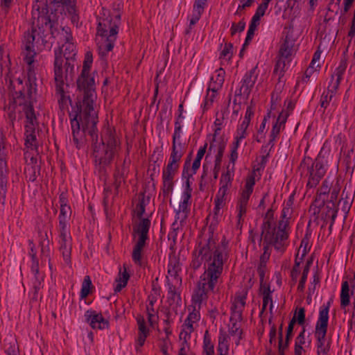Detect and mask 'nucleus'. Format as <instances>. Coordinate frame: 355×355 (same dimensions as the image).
<instances>
[{"label":"nucleus","mask_w":355,"mask_h":355,"mask_svg":"<svg viewBox=\"0 0 355 355\" xmlns=\"http://www.w3.org/2000/svg\"><path fill=\"white\" fill-rule=\"evenodd\" d=\"M326 164L327 161L323 157L321 156L317 157L310 171V178L307 184L309 186L312 187L318 183L320 179L326 173Z\"/></svg>","instance_id":"nucleus-13"},{"label":"nucleus","mask_w":355,"mask_h":355,"mask_svg":"<svg viewBox=\"0 0 355 355\" xmlns=\"http://www.w3.org/2000/svg\"><path fill=\"white\" fill-rule=\"evenodd\" d=\"M227 257L225 246L216 247L213 241L200 243L193 252L191 267L198 269L204 262L205 272L200 276L192 302L198 309L207 299L209 291H213L223 270V264Z\"/></svg>","instance_id":"nucleus-3"},{"label":"nucleus","mask_w":355,"mask_h":355,"mask_svg":"<svg viewBox=\"0 0 355 355\" xmlns=\"http://www.w3.org/2000/svg\"><path fill=\"white\" fill-rule=\"evenodd\" d=\"M292 319H295V323L297 322L299 324H303L305 320L304 309L300 308L297 311H295L294 316Z\"/></svg>","instance_id":"nucleus-52"},{"label":"nucleus","mask_w":355,"mask_h":355,"mask_svg":"<svg viewBox=\"0 0 355 355\" xmlns=\"http://www.w3.org/2000/svg\"><path fill=\"white\" fill-rule=\"evenodd\" d=\"M189 350L190 347L189 343H180L178 355H188Z\"/></svg>","instance_id":"nucleus-61"},{"label":"nucleus","mask_w":355,"mask_h":355,"mask_svg":"<svg viewBox=\"0 0 355 355\" xmlns=\"http://www.w3.org/2000/svg\"><path fill=\"white\" fill-rule=\"evenodd\" d=\"M199 309H198V307H196V306L193 305L192 311L189 313L184 324H191V326L195 327V324L198 322L200 318Z\"/></svg>","instance_id":"nucleus-40"},{"label":"nucleus","mask_w":355,"mask_h":355,"mask_svg":"<svg viewBox=\"0 0 355 355\" xmlns=\"http://www.w3.org/2000/svg\"><path fill=\"white\" fill-rule=\"evenodd\" d=\"M191 196H190L189 193L182 194L181 201L180 202L178 209L175 211V223L179 222L182 224L188 217V214L190 211L189 206L191 204Z\"/></svg>","instance_id":"nucleus-17"},{"label":"nucleus","mask_w":355,"mask_h":355,"mask_svg":"<svg viewBox=\"0 0 355 355\" xmlns=\"http://www.w3.org/2000/svg\"><path fill=\"white\" fill-rule=\"evenodd\" d=\"M255 184V171L250 173L246 178L245 185L241 192L237 205L248 207V200L253 191Z\"/></svg>","instance_id":"nucleus-15"},{"label":"nucleus","mask_w":355,"mask_h":355,"mask_svg":"<svg viewBox=\"0 0 355 355\" xmlns=\"http://www.w3.org/2000/svg\"><path fill=\"white\" fill-rule=\"evenodd\" d=\"M309 271V265H306V267L304 268L302 276L301 277V279L300 281L299 285L297 286V289L300 291H302L305 286V283L307 279V275Z\"/></svg>","instance_id":"nucleus-54"},{"label":"nucleus","mask_w":355,"mask_h":355,"mask_svg":"<svg viewBox=\"0 0 355 355\" xmlns=\"http://www.w3.org/2000/svg\"><path fill=\"white\" fill-rule=\"evenodd\" d=\"M290 212L289 207H284L282 210V219L279 222L278 227L270 221L263 223L262 227V236L264 241L273 243L277 250L282 251L286 245L288 236L287 227L288 226V218L287 215Z\"/></svg>","instance_id":"nucleus-6"},{"label":"nucleus","mask_w":355,"mask_h":355,"mask_svg":"<svg viewBox=\"0 0 355 355\" xmlns=\"http://www.w3.org/2000/svg\"><path fill=\"white\" fill-rule=\"evenodd\" d=\"M219 89H214V88H211L210 87H208L207 95L205 98L203 107L204 110H208L211 105L213 104L215 98L217 96V92Z\"/></svg>","instance_id":"nucleus-39"},{"label":"nucleus","mask_w":355,"mask_h":355,"mask_svg":"<svg viewBox=\"0 0 355 355\" xmlns=\"http://www.w3.org/2000/svg\"><path fill=\"white\" fill-rule=\"evenodd\" d=\"M279 355H284V351L287 349L289 342L283 340L282 338V324L279 327Z\"/></svg>","instance_id":"nucleus-47"},{"label":"nucleus","mask_w":355,"mask_h":355,"mask_svg":"<svg viewBox=\"0 0 355 355\" xmlns=\"http://www.w3.org/2000/svg\"><path fill=\"white\" fill-rule=\"evenodd\" d=\"M121 24L120 5L112 11L102 8L98 17L96 42L101 58L107 56L114 47Z\"/></svg>","instance_id":"nucleus-4"},{"label":"nucleus","mask_w":355,"mask_h":355,"mask_svg":"<svg viewBox=\"0 0 355 355\" xmlns=\"http://www.w3.org/2000/svg\"><path fill=\"white\" fill-rule=\"evenodd\" d=\"M182 125H183L182 124L181 120L175 122V130H174V133L173 135V142H175V143L180 142V140L182 133Z\"/></svg>","instance_id":"nucleus-46"},{"label":"nucleus","mask_w":355,"mask_h":355,"mask_svg":"<svg viewBox=\"0 0 355 355\" xmlns=\"http://www.w3.org/2000/svg\"><path fill=\"white\" fill-rule=\"evenodd\" d=\"M91 285H92V282L90 280L89 277L86 276L83 282L82 288H81V291H80L81 298H85L89 295Z\"/></svg>","instance_id":"nucleus-45"},{"label":"nucleus","mask_w":355,"mask_h":355,"mask_svg":"<svg viewBox=\"0 0 355 355\" xmlns=\"http://www.w3.org/2000/svg\"><path fill=\"white\" fill-rule=\"evenodd\" d=\"M137 322L138 325V335L135 340V347L139 350L146 341V338L149 335V329L146 326V323L144 316L138 315L137 317Z\"/></svg>","instance_id":"nucleus-20"},{"label":"nucleus","mask_w":355,"mask_h":355,"mask_svg":"<svg viewBox=\"0 0 355 355\" xmlns=\"http://www.w3.org/2000/svg\"><path fill=\"white\" fill-rule=\"evenodd\" d=\"M350 294L349 287L347 282H344L342 284L340 292V306L341 308H345L349 304Z\"/></svg>","instance_id":"nucleus-35"},{"label":"nucleus","mask_w":355,"mask_h":355,"mask_svg":"<svg viewBox=\"0 0 355 355\" xmlns=\"http://www.w3.org/2000/svg\"><path fill=\"white\" fill-rule=\"evenodd\" d=\"M327 208V216L334 218L337 213V206L336 202L329 200L326 206Z\"/></svg>","instance_id":"nucleus-51"},{"label":"nucleus","mask_w":355,"mask_h":355,"mask_svg":"<svg viewBox=\"0 0 355 355\" xmlns=\"http://www.w3.org/2000/svg\"><path fill=\"white\" fill-rule=\"evenodd\" d=\"M55 14L51 17L47 15L46 1L34 0L32 10V25L31 32L25 33L23 40V54L24 60L27 64L28 80L29 82L28 96L32 98L33 93L36 92V77L35 73L34 65L35 56L36 55L35 46L40 42H44V37L49 33L53 37H56L55 26L58 25V18L57 16L59 12L60 17L62 16V12L66 8L68 12L71 15L73 22L78 21V16L76 14V9L73 5V0L67 5H55L52 6Z\"/></svg>","instance_id":"nucleus-1"},{"label":"nucleus","mask_w":355,"mask_h":355,"mask_svg":"<svg viewBox=\"0 0 355 355\" xmlns=\"http://www.w3.org/2000/svg\"><path fill=\"white\" fill-rule=\"evenodd\" d=\"M230 336L223 330L220 329L217 351L219 355H228Z\"/></svg>","instance_id":"nucleus-24"},{"label":"nucleus","mask_w":355,"mask_h":355,"mask_svg":"<svg viewBox=\"0 0 355 355\" xmlns=\"http://www.w3.org/2000/svg\"><path fill=\"white\" fill-rule=\"evenodd\" d=\"M238 322L239 321H231L232 327L229 329V334H227L230 338L232 337L236 345H239L242 334V330Z\"/></svg>","instance_id":"nucleus-32"},{"label":"nucleus","mask_w":355,"mask_h":355,"mask_svg":"<svg viewBox=\"0 0 355 355\" xmlns=\"http://www.w3.org/2000/svg\"><path fill=\"white\" fill-rule=\"evenodd\" d=\"M195 327L191 324L182 325V329L180 333V342L182 343H188V341L191 338V334L193 331Z\"/></svg>","instance_id":"nucleus-37"},{"label":"nucleus","mask_w":355,"mask_h":355,"mask_svg":"<svg viewBox=\"0 0 355 355\" xmlns=\"http://www.w3.org/2000/svg\"><path fill=\"white\" fill-rule=\"evenodd\" d=\"M176 173L166 169L163 170L162 179L164 191L169 192L173 189V180Z\"/></svg>","instance_id":"nucleus-34"},{"label":"nucleus","mask_w":355,"mask_h":355,"mask_svg":"<svg viewBox=\"0 0 355 355\" xmlns=\"http://www.w3.org/2000/svg\"><path fill=\"white\" fill-rule=\"evenodd\" d=\"M227 194L218 191L214 198V207L213 209V218L217 222L221 217L223 209L227 201Z\"/></svg>","instance_id":"nucleus-21"},{"label":"nucleus","mask_w":355,"mask_h":355,"mask_svg":"<svg viewBox=\"0 0 355 355\" xmlns=\"http://www.w3.org/2000/svg\"><path fill=\"white\" fill-rule=\"evenodd\" d=\"M203 355H215L214 345L206 337L204 339Z\"/></svg>","instance_id":"nucleus-48"},{"label":"nucleus","mask_w":355,"mask_h":355,"mask_svg":"<svg viewBox=\"0 0 355 355\" xmlns=\"http://www.w3.org/2000/svg\"><path fill=\"white\" fill-rule=\"evenodd\" d=\"M288 116V112H282L273 124L269 139V144H271V148L274 146L275 141L281 130L284 129Z\"/></svg>","instance_id":"nucleus-19"},{"label":"nucleus","mask_w":355,"mask_h":355,"mask_svg":"<svg viewBox=\"0 0 355 355\" xmlns=\"http://www.w3.org/2000/svg\"><path fill=\"white\" fill-rule=\"evenodd\" d=\"M33 259V264L31 266V272L34 275L35 282L34 288L39 289L41 287L43 281V275L39 272L38 261L36 260L35 254L33 252V248L31 247V252L30 253Z\"/></svg>","instance_id":"nucleus-25"},{"label":"nucleus","mask_w":355,"mask_h":355,"mask_svg":"<svg viewBox=\"0 0 355 355\" xmlns=\"http://www.w3.org/2000/svg\"><path fill=\"white\" fill-rule=\"evenodd\" d=\"M60 250L66 263L70 262L71 252V237L69 227L59 228Z\"/></svg>","instance_id":"nucleus-12"},{"label":"nucleus","mask_w":355,"mask_h":355,"mask_svg":"<svg viewBox=\"0 0 355 355\" xmlns=\"http://www.w3.org/2000/svg\"><path fill=\"white\" fill-rule=\"evenodd\" d=\"M225 71L220 68L215 71V75L211 78V81L208 87L214 88V89H220L224 83L225 80Z\"/></svg>","instance_id":"nucleus-26"},{"label":"nucleus","mask_w":355,"mask_h":355,"mask_svg":"<svg viewBox=\"0 0 355 355\" xmlns=\"http://www.w3.org/2000/svg\"><path fill=\"white\" fill-rule=\"evenodd\" d=\"M346 69V63L343 62L340 64L336 69L334 73L331 76V83L333 87V90L334 89H338L340 82L342 79V76Z\"/></svg>","instance_id":"nucleus-28"},{"label":"nucleus","mask_w":355,"mask_h":355,"mask_svg":"<svg viewBox=\"0 0 355 355\" xmlns=\"http://www.w3.org/2000/svg\"><path fill=\"white\" fill-rule=\"evenodd\" d=\"M260 291L263 295V303H264L265 305L270 306L269 309L270 313H272L273 304L271 294L272 291L270 290V286L268 284H262L260 287Z\"/></svg>","instance_id":"nucleus-31"},{"label":"nucleus","mask_w":355,"mask_h":355,"mask_svg":"<svg viewBox=\"0 0 355 355\" xmlns=\"http://www.w3.org/2000/svg\"><path fill=\"white\" fill-rule=\"evenodd\" d=\"M245 27V22L240 21L238 24H233L231 28L232 34L234 35L236 33L242 32Z\"/></svg>","instance_id":"nucleus-55"},{"label":"nucleus","mask_w":355,"mask_h":355,"mask_svg":"<svg viewBox=\"0 0 355 355\" xmlns=\"http://www.w3.org/2000/svg\"><path fill=\"white\" fill-rule=\"evenodd\" d=\"M337 89H334L333 90V87L331 85H329L328 90L324 92L321 96L320 98V105L322 107L326 108L329 105V103L331 101Z\"/></svg>","instance_id":"nucleus-38"},{"label":"nucleus","mask_w":355,"mask_h":355,"mask_svg":"<svg viewBox=\"0 0 355 355\" xmlns=\"http://www.w3.org/2000/svg\"><path fill=\"white\" fill-rule=\"evenodd\" d=\"M245 304V296L239 295L235 297L231 307L232 315L230 321H240L242 318V312Z\"/></svg>","instance_id":"nucleus-23"},{"label":"nucleus","mask_w":355,"mask_h":355,"mask_svg":"<svg viewBox=\"0 0 355 355\" xmlns=\"http://www.w3.org/2000/svg\"><path fill=\"white\" fill-rule=\"evenodd\" d=\"M24 112L26 116L25 121V144L27 148L37 149V134H38V122L36 114L33 110V105L31 102L24 105Z\"/></svg>","instance_id":"nucleus-9"},{"label":"nucleus","mask_w":355,"mask_h":355,"mask_svg":"<svg viewBox=\"0 0 355 355\" xmlns=\"http://www.w3.org/2000/svg\"><path fill=\"white\" fill-rule=\"evenodd\" d=\"M219 130L218 128L215 131L205 157L207 159L209 157H214L215 168L218 169L220 166L222 157L227 143V140L223 136L219 135Z\"/></svg>","instance_id":"nucleus-11"},{"label":"nucleus","mask_w":355,"mask_h":355,"mask_svg":"<svg viewBox=\"0 0 355 355\" xmlns=\"http://www.w3.org/2000/svg\"><path fill=\"white\" fill-rule=\"evenodd\" d=\"M184 154V146L181 142H173L172 152L169 159L179 162Z\"/></svg>","instance_id":"nucleus-36"},{"label":"nucleus","mask_w":355,"mask_h":355,"mask_svg":"<svg viewBox=\"0 0 355 355\" xmlns=\"http://www.w3.org/2000/svg\"><path fill=\"white\" fill-rule=\"evenodd\" d=\"M71 215V209L67 205H61L60 212L59 215V228L68 227V221Z\"/></svg>","instance_id":"nucleus-29"},{"label":"nucleus","mask_w":355,"mask_h":355,"mask_svg":"<svg viewBox=\"0 0 355 355\" xmlns=\"http://www.w3.org/2000/svg\"><path fill=\"white\" fill-rule=\"evenodd\" d=\"M93 62L92 55L87 52L83 69L76 83L78 90L77 102L78 112L71 119L73 140L78 148L83 143L85 132L87 131L92 139L97 141V112L94 109L96 98L94 75L90 68Z\"/></svg>","instance_id":"nucleus-2"},{"label":"nucleus","mask_w":355,"mask_h":355,"mask_svg":"<svg viewBox=\"0 0 355 355\" xmlns=\"http://www.w3.org/2000/svg\"><path fill=\"white\" fill-rule=\"evenodd\" d=\"M179 167V162L169 159L167 166L165 169L177 173Z\"/></svg>","instance_id":"nucleus-62"},{"label":"nucleus","mask_w":355,"mask_h":355,"mask_svg":"<svg viewBox=\"0 0 355 355\" xmlns=\"http://www.w3.org/2000/svg\"><path fill=\"white\" fill-rule=\"evenodd\" d=\"M249 124H250L249 122H247L245 121H242V122L240 123V125H239V128L237 129V131H236V135H239V139L245 138V137L247 135L246 130H247V128H248Z\"/></svg>","instance_id":"nucleus-49"},{"label":"nucleus","mask_w":355,"mask_h":355,"mask_svg":"<svg viewBox=\"0 0 355 355\" xmlns=\"http://www.w3.org/2000/svg\"><path fill=\"white\" fill-rule=\"evenodd\" d=\"M257 67H253L244 75L240 87V93L248 96L258 77Z\"/></svg>","instance_id":"nucleus-16"},{"label":"nucleus","mask_w":355,"mask_h":355,"mask_svg":"<svg viewBox=\"0 0 355 355\" xmlns=\"http://www.w3.org/2000/svg\"><path fill=\"white\" fill-rule=\"evenodd\" d=\"M206 1L207 0H196L193 10L202 13Z\"/></svg>","instance_id":"nucleus-57"},{"label":"nucleus","mask_w":355,"mask_h":355,"mask_svg":"<svg viewBox=\"0 0 355 355\" xmlns=\"http://www.w3.org/2000/svg\"><path fill=\"white\" fill-rule=\"evenodd\" d=\"M181 271V265L179 259L175 257H171L168 264V276L166 277L168 282H172V284H179L182 279L179 275Z\"/></svg>","instance_id":"nucleus-18"},{"label":"nucleus","mask_w":355,"mask_h":355,"mask_svg":"<svg viewBox=\"0 0 355 355\" xmlns=\"http://www.w3.org/2000/svg\"><path fill=\"white\" fill-rule=\"evenodd\" d=\"M256 29H257L256 28L249 26V28H248V31L247 33V36L245 38V41L243 44V47H245L249 44V42L252 40V39L254 35V32H255Z\"/></svg>","instance_id":"nucleus-58"},{"label":"nucleus","mask_w":355,"mask_h":355,"mask_svg":"<svg viewBox=\"0 0 355 355\" xmlns=\"http://www.w3.org/2000/svg\"><path fill=\"white\" fill-rule=\"evenodd\" d=\"M311 341L306 340L305 338V328L304 327L302 331L296 337L295 340V346L299 347H310Z\"/></svg>","instance_id":"nucleus-43"},{"label":"nucleus","mask_w":355,"mask_h":355,"mask_svg":"<svg viewBox=\"0 0 355 355\" xmlns=\"http://www.w3.org/2000/svg\"><path fill=\"white\" fill-rule=\"evenodd\" d=\"M314 71L311 69V68H307L305 71L304 76L302 78L300 81H298L296 85L297 87H300L301 85L304 87V85L309 81L310 78L314 74Z\"/></svg>","instance_id":"nucleus-50"},{"label":"nucleus","mask_w":355,"mask_h":355,"mask_svg":"<svg viewBox=\"0 0 355 355\" xmlns=\"http://www.w3.org/2000/svg\"><path fill=\"white\" fill-rule=\"evenodd\" d=\"M85 321L90 327L95 329H105L109 327V322L105 319L101 313H98L93 310H88L84 315Z\"/></svg>","instance_id":"nucleus-14"},{"label":"nucleus","mask_w":355,"mask_h":355,"mask_svg":"<svg viewBox=\"0 0 355 355\" xmlns=\"http://www.w3.org/2000/svg\"><path fill=\"white\" fill-rule=\"evenodd\" d=\"M329 307L330 302H328L327 304H323L320 309L319 315L315 329L317 348L330 346V343L326 339Z\"/></svg>","instance_id":"nucleus-10"},{"label":"nucleus","mask_w":355,"mask_h":355,"mask_svg":"<svg viewBox=\"0 0 355 355\" xmlns=\"http://www.w3.org/2000/svg\"><path fill=\"white\" fill-rule=\"evenodd\" d=\"M353 305H354L353 312L352 314V318L349 321V331L355 333V299L353 302Z\"/></svg>","instance_id":"nucleus-63"},{"label":"nucleus","mask_w":355,"mask_h":355,"mask_svg":"<svg viewBox=\"0 0 355 355\" xmlns=\"http://www.w3.org/2000/svg\"><path fill=\"white\" fill-rule=\"evenodd\" d=\"M247 207L236 205V228L241 229L243 221V216L245 215Z\"/></svg>","instance_id":"nucleus-44"},{"label":"nucleus","mask_w":355,"mask_h":355,"mask_svg":"<svg viewBox=\"0 0 355 355\" xmlns=\"http://www.w3.org/2000/svg\"><path fill=\"white\" fill-rule=\"evenodd\" d=\"M150 226L149 219H142L133 226V237L135 244L133 247L132 258L133 261L139 266L142 263L143 250L148 239V231Z\"/></svg>","instance_id":"nucleus-8"},{"label":"nucleus","mask_w":355,"mask_h":355,"mask_svg":"<svg viewBox=\"0 0 355 355\" xmlns=\"http://www.w3.org/2000/svg\"><path fill=\"white\" fill-rule=\"evenodd\" d=\"M234 175V168L231 164L227 166L226 171L222 174L220 180V188L218 191L228 193Z\"/></svg>","instance_id":"nucleus-22"},{"label":"nucleus","mask_w":355,"mask_h":355,"mask_svg":"<svg viewBox=\"0 0 355 355\" xmlns=\"http://www.w3.org/2000/svg\"><path fill=\"white\" fill-rule=\"evenodd\" d=\"M240 4L239 5L237 12L245 9L246 8L250 7L255 0H239Z\"/></svg>","instance_id":"nucleus-59"},{"label":"nucleus","mask_w":355,"mask_h":355,"mask_svg":"<svg viewBox=\"0 0 355 355\" xmlns=\"http://www.w3.org/2000/svg\"><path fill=\"white\" fill-rule=\"evenodd\" d=\"M201 162L198 159H194L191 167L190 168V159H187L183 169L182 175L184 176L186 174L189 178H191L195 175L200 166Z\"/></svg>","instance_id":"nucleus-33"},{"label":"nucleus","mask_w":355,"mask_h":355,"mask_svg":"<svg viewBox=\"0 0 355 355\" xmlns=\"http://www.w3.org/2000/svg\"><path fill=\"white\" fill-rule=\"evenodd\" d=\"M233 55V46L232 44H225L220 55V58L228 62Z\"/></svg>","instance_id":"nucleus-42"},{"label":"nucleus","mask_w":355,"mask_h":355,"mask_svg":"<svg viewBox=\"0 0 355 355\" xmlns=\"http://www.w3.org/2000/svg\"><path fill=\"white\" fill-rule=\"evenodd\" d=\"M123 271L120 270L118 277L116 279V284L114 286V291L119 292L123 288H124L128 283L130 275L127 272L126 268L123 266Z\"/></svg>","instance_id":"nucleus-30"},{"label":"nucleus","mask_w":355,"mask_h":355,"mask_svg":"<svg viewBox=\"0 0 355 355\" xmlns=\"http://www.w3.org/2000/svg\"><path fill=\"white\" fill-rule=\"evenodd\" d=\"M261 241H263V252L260 257L259 265H261V266H266V264L270 256V252H269V250H268L269 246H270V245L274 246V244L265 241L262 235H261Z\"/></svg>","instance_id":"nucleus-41"},{"label":"nucleus","mask_w":355,"mask_h":355,"mask_svg":"<svg viewBox=\"0 0 355 355\" xmlns=\"http://www.w3.org/2000/svg\"><path fill=\"white\" fill-rule=\"evenodd\" d=\"M330 191V184L327 180H324L322 182V186L318 190L319 196L321 197L322 196H325Z\"/></svg>","instance_id":"nucleus-56"},{"label":"nucleus","mask_w":355,"mask_h":355,"mask_svg":"<svg viewBox=\"0 0 355 355\" xmlns=\"http://www.w3.org/2000/svg\"><path fill=\"white\" fill-rule=\"evenodd\" d=\"M202 13H200L199 12H196L193 10L191 19H190V23H189V28H191L192 26L196 24L197 21L199 20Z\"/></svg>","instance_id":"nucleus-64"},{"label":"nucleus","mask_w":355,"mask_h":355,"mask_svg":"<svg viewBox=\"0 0 355 355\" xmlns=\"http://www.w3.org/2000/svg\"><path fill=\"white\" fill-rule=\"evenodd\" d=\"M66 34V42L55 50V61H54V76L55 83L56 95L58 98V101L64 102L67 96L65 95V83H64V73L62 69V65L64 62V58L68 61L73 59L76 54V46L74 44L69 41L70 35H68V28H62V35Z\"/></svg>","instance_id":"nucleus-5"},{"label":"nucleus","mask_w":355,"mask_h":355,"mask_svg":"<svg viewBox=\"0 0 355 355\" xmlns=\"http://www.w3.org/2000/svg\"><path fill=\"white\" fill-rule=\"evenodd\" d=\"M294 44L295 41L287 35L279 50L281 57L288 58L294 52Z\"/></svg>","instance_id":"nucleus-27"},{"label":"nucleus","mask_w":355,"mask_h":355,"mask_svg":"<svg viewBox=\"0 0 355 355\" xmlns=\"http://www.w3.org/2000/svg\"><path fill=\"white\" fill-rule=\"evenodd\" d=\"M288 58L281 57L277 62L275 71H280V75L286 69V64L288 63Z\"/></svg>","instance_id":"nucleus-53"},{"label":"nucleus","mask_w":355,"mask_h":355,"mask_svg":"<svg viewBox=\"0 0 355 355\" xmlns=\"http://www.w3.org/2000/svg\"><path fill=\"white\" fill-rule=\"evenodd\" d=\"M119 149V141L115 131L107 128L105 130L101 144H95L94 156L96 164L105 167L110 164L114 155Z\"/></svg>","instance_id":"nucleus-7"},{"label":"nucleus","mask_w":355,"mask_h":355,"mask_svg":"<svg viewBox=\"0 0 355 355\" xmlns=\"http://www.w3.org/2000/svg\"><path fill=\"white\" fill-rule=\"evenodd\" d=\"M144 212H145V207H144V202H141L139 205H137L136 209H135V213L137 214V216L140 218L139 221L137 223H139L141 221V220L143 219V218H141V216H143Z\"/></svg>","instance_id":"nucleus-60"}]
</instances>
